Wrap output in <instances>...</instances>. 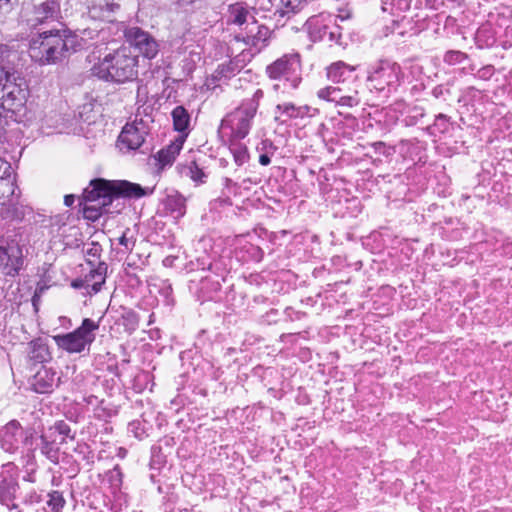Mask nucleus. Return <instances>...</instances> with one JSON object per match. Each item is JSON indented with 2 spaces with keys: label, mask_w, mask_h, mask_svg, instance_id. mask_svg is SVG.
Masks as SVG:
<instances>
[{
  "label": "nucleus",
  "mask_w": 512,
  "mask_h": 512,
  "mask_svg": "<svg viewBox=\"0 0 512 512\" xmlns=\"http://www.w3.org/2000/svg\"><path fill=\"white\" fill-rule=\"evenodd\" d=\"M266 72L270 78L284 80L296 89L301 82L299 56L285 55L267 66Z\"/></svg>",
  "instance_id": "1a4fd4ad"
},
{
  "label": "nucleus",
  "mask_w": 512,
  "mask_h": 512,
  "mask_svg": "<svg viewBox=\"0 0 512 512\" xmlns=\"http://www.w3.org/2000/svg\"><path fill=\"white\" fill-rule=\"evenodd\" d=\"M234 161L238 166L245 164L249 159L248 149L241 143H233L230 146Z\"/></svg>",
  "instance_id": "2f4dec72"
},
{
  "label": "nucleus",
  "mask_w": 512,
  "mask_h": 512,
  "mask_svg": "<svg viewBox=\"0 0 512 512\" xmlns=\"http://www.w3.org/2000/svg\"><path fill=\"white\" fill-rule=\"evenodd\" d=\"M59 5L55 0H45L34 5L31 16L27 19L31 27L47 23L58 18Z\"/></svg>",
  "instance_id": "2eb2a0df"
},
{
  "label": "nucleus",
  "mask_w": 512,
  "mask_h": 512,
  "mask_svg": "<svg viewBox=\"0 0 512 512\" xmlns=\"http://www.w3.org/2000/svg\"><path fill=\"white\" fill-rule=\"evenodd\" d=\"M13 177V170L11 164L3 158H0V178Z\"/></svg>",
  "instance_id": "a19ab883"
},
{
  "label": "nucleus",
  "mask_w": 512,
  "mask_h": 512,
  "mask_svg": "<svg viewBox=\"0 0 512 512\" xmlns=\"http://www.w3.org/2000/svg\"><path fill=\"white\" fill-rule=\"evenodd\" d=\"M3 51H4V47H3V45L0 44V58L3 55Z\"/></svg>",
  "instance_id": "603ef678"
},
{
  "label": "nucleus",
  "mask_w": 512,
  "mask_h": 512,
  "mask_svg": "<svg viewBox=\"0 0 512 512\" xmlns=\"http://www.w3.org/2000/svg\"><path fill=\"white\" fill-rule=\"evenodd\" d=\"M271 162V159L270 157L268 156V154H261L259 156V163L263 166H267L269 165Z\"/></svg>",
  "instance_id": "de8ad7c7"
},
{
  "label": "nucleus",
  "mask_w": 512,
  "mask_h": 512,
  "mask_svg": "<svg viewBox=\"0 0 512 512\" xmlns=\"http://www.w3.org/2000/svg\"><path fill=\"white\" fill-rule=\"evenodd\" d=\"M162 294L165 296V298L169 301V297L172 294V287L170 284H165L164 287L161 290Z\"/></svg>",
  "instance_id": "49530a36"
},
{
  "label": "nucleus",
  "mask_w": 512,
  "mask_h": 512,
  "mask_svg": "<svg viewBox=\"0 0 512 512\" xmlns=\"http://www.w3.org/2000/svg\"><path fill=\"white\" fill-rule=\"evenodd\" d=\"M263 91L257 89L251 98L245 99L221 122L222 129H229L234 139H244L252 126V121L259 108V102L263 98Z\"/></svg>",
  "instance_id": "20e7f679"
},
{
  "label": "nucleus",
  "mask_w": 512,
  "mask_h": 512,
  "mask_svg": "<svg viewBox=\"0 0 512 512\" xmlns=\"http://www.w3.org/2000/svg\"><path fill=\"white\" fill-rule=\"evenodd\" d=\"M355 70V66L348 65L343 61H337L327 68V78L335 83L345 82L352 76Z\"/></svg>",
  "instance_id": "b1692460"
},
{
  "label": "nucleus",
  "mask_w": 512,
  "mask_h": 512,
  "mask_svg": "<svg viewBox=\"0 0 512 512\" xmlns=\"http://www.w3.org/2000/svg\"><path fill=\"white\" fill-rule=\"evenodd\" d=\"M435 126L439 127L441 132H445L448 129V117L444 114H439L436 116Z\"/></svg>",
  "instance_id": "79ce46f5"
},
{
  "label": "nucleus",
  "mask_w": 512,
  "mask_h": 512,
  "mask_svg": "<svg viewBox=\"0 0 512 512\" xmlns=\"http://www.w3.org/2000/svg\"><path fill=\"white\" fill-rule=\"evenodd\" d=\"M466 59V54L460 51H448L444 55V62L449 65H455L463 62Z\"/></svg>",
  "instance_id": "e433bc0d"
},
{
  "label": "nucleus",
  "mask_w": 512,
  "mask_h": 512,
  "mask_svg": "<svg viewBox=\"0 0 512 512\" xmlns=\"http://www.w3.org/2000/svg\"><path fill=\"white\" fill-rule=\"evenodd\" d=\"M202 0H178L179 4L183 7L190 6L201 2Z\"/></svg>",
  "instance_id": "3c124183"
},
{
  "label": "nucleus",
  "mask_w": 512,
  "mask_h": 512,
  "mask_svg": "<svg viewBox=\"0 0 512 512\" xmlns=\"http://www.w3.org/2000/svg\"><path fill=\"white\" fill-rule=\"evenodd\" d=\"M16 188L14 176L0 178V205H5L7 200L15 195Z\"/></svg>",
  "instance_id": "c756f323"
},
{
  "label": "nucleus",
  "mask_w": 512,
  "mask_h": 512,
  "mask_svg": "<svg viewBox=\"0 0 512 512\" xmlns=\"http://www.w3.org/2000/svg\"><path fill=\"white\" fill-rule=\"evenodd\" d=\"M28 349V357L34 363H43L50 358L48 347L41 339L31 341Z\"/></svg>",
  "instance_id": "bb28decb"
},
{
  "label": "nucleus",
  "mask_w": 512,
  "mask_h": 512,
  "mask_svg": "<svg viewBox=\"0 0 512 512\" xmlns=\"http://www.w3.org/2000/svg\"><path fill=\"white\" fill-rule=\"evenodd\" d=\"M72 286L75 288H84V289L88 290V292L90 291L89 289H91L90 286H86V278L84 280L73 281Z\"/></svg>",
  "instance_id": "a18cd8bd"
},
{
  "label": "nucleus",
  "mask_w": 512,
  "mask_h": 512,
  "mask_svg": "<svg viewBox=\"0 0 512 512\" xmlns=\"http://www.w3.org/2000/svg\"><path fill=\"white\" fill-rule=\"evenodd\" d=\"M20 194L15 193L13 197L7 200L5 205H2L0 210V216L5 220H22L27 213L30 212V208L23 205L19 201Z\"/></svg>",
  "instance_id": "412c9836"
},
{
  "label": "nucleus",
  "mask_w": 512,
  "mask_h": 512,
  "mask_svg": "<svg viewBox=\"0 0 512 512\" xmlns=\"http://www.w3.org/2000/svg\"><path fill=\"white\" fill-rule=\"evenodd\" d=\"M171 115L175 130L184 132L188 129L190 123V115L183 106L175 107Z\"/></svg>",
  "instance_id": "cd10ccee"
},
{
  "label": "nucleus",
  "mask_w": 512,
  "mask_h": 512,
  "mask_svg": "<svg viewBox=\"0 0 512 512\" xmlns=\"http://www.w3.org/2000/svg\"><path fill=\"white\" fill-rule=\"evenodd\" d=\"M164 210L174 219H180L186 213V199L177 191L167 194L163 201Z\"/></svg>",
  "instance_id": "4be33fe9"
},
{
  "label": "nucleus",
  "mask_w": 512,
  "mask_h": 512,
  "mask_svg": "<svg viewBox=\"0 0 512 512\" xmlns=\"http://www.w3.org/2000/svg\"><path fill=\"white\" fill-rule=\"evenodd\" d=\"M147 134L148 127L142 119L127 123L118 137V146L120 150H136L144 143Z\"/></svg>",
  "instance_id": "9b49d317"
},
{
  "label": "nucleus",
  "mask_w": 512,
  "mask_h": 512,
  "mask_svg": "<svg viewBox=\"0 0 512 512\" xmlns=\"http://www.w3.org/2000/svg\"><path fill=\"white\" fill-rule=\"evenodd\" d=\"M99 324L90 318H85L82 324L72 332L53 336L56 345L72 354L89 351L91 344L95 341V331Z\"/></svg>",
  "instance_id": "423d86ee"
},
{
  "label": "nucleus",
  "mask_w": 512,
  "mask_h": 512,
  "mask_svg": "<svg viewBox=\"0 0 512 512\" xmlns=\"http://www.w3.org/2000/svg\"><path fill=\"white\" fill-rule=\"evenodd\" d=\"M182 174L190 177L194 182H203V179L206 177L204 172L196 165L195 162H192L189 166L185 167Z\"/></svg>",
  "instance_id": "c9c22d12"
},
{
  "label": "nucleus",
  "mask_w": 512,
  "mask_h": 512,
  "mask_svg": "<svg viewBox=\"0 0 512 512\" xmlns=\"http://www.w3.org/2000/svg\"><path fill=\"white\" fill-rule=\"evenodd\" d=\"M92 73L99 79L117 84L134 81L138 76V56L129 47L122 46L94 64Z\"/></svg>",
  "instance_id": "7ed1b4c3"
},
{
  "label": "nucleus",
  "mask_w": 512,
  "mask_h": 512,
  "mask_svg": "<svg viewBox=\"0 0 512 512\" xmlns=\"http://www.w3.org/2000/svg\"><path fill=\"white\" fill-rule=\"evenodd\" d=\"M9 79V73L3 67H0V93H2Z\"/></svg>",
  "instance_id": "37998d69"
},
{
  "label": "nucleus",
  "mask_w": 512,
  "mask_h": 512,
  "mask_svg": "<svg viewBox=\"0 0 512 512\" xmlns=\"http://www.w3.org/2000/svg\"><path fill=\"white\" fill-rule=\"evenodd\" d=\"M98 31L85 29L80 34L63 31H46L30 41L29 54L32 60L42 65L55 63L71 52L89 47Z\"/></svg>",
  "instance_id": "f03ea898"
},
{
  "label": "nucleus",
  "mask_w": 512,
  "mask_h": 512,
  "mask_svg": "<svg viewBox=\"0 0 512 512\" xmlns=\"http://www.w3.org/2000/svg\"><path fill=\"white\" fill-rule=\"evenodd\" d=\"M0 102L1 118L3 119V109L14 110L21 107L26 100V89L21 84L13 83L8 80L1 93Z\"/></svg>",
  "instance_id": "4468645a"
},
{
  "label": "nucleus",
  "mask_w": 512,
  "mask_h": 512,
  "mask_svg": "<svg viewBox=\"0 0 512 512\" xmlns=\"http://www.w3.org/2000/svg\"><path fill=\"white\" fill-rule=\"evenodd\" d=\"M266 3L262 4L265 10L273 11L274 15L281 17L290 13H295L301 9L307 0H263Z\"/></svg>",
  "instance_id": "aec40b11"
},
{
  "label": "nucleus",
  "mask_w": 512,
  "mask_h": 512,
  "mask_svg": "<svg viewBox=\"0 0 512 512\" xmlns=\"http://www.w3.org/2000/svg\"><path fill=\"white\" fill-rule=\"evenodd\" d=\"M129 230L125 231L122 236L119 238V244L124 247V252H132L134 246H135V240L131 237H127V232Z\"/></svg>",
  "instance_id": "58836bf2"
},
{
  "label": "nucleus",
  "mask_w": 512,
  "mask_h": 512,
  "mask_svg": "<svg viewBox=\"0 0 512 512\" xmlns=\"http://www.w3.org/2000/svg\"><path fill=\"white\" fill-rule=\"evenodd\" d=\"M397 5L401 10H407L410 7V2L408 0H397Z\"/></svg>",
  "instance_id": "8fccbe9b"
},
{
  "label": "nucleus",
  "mask_w": 512,
  "mask_h": 512,
  "mask_svg": "<svg viewBox=\"0 0 512 512\" xmlns=\"http://www.w3.org/2000/svg\"><path fill=\"white\" fill-rule=\"evenodd\" d=\"M126 319L129 320V323L132 326V330H135V328L137 327V324H138L136 315L133 312H129V313H127Z\"/></svg>",
  "instance_id": "c03bdc74"
},
{
  "label": "nucleus",
  "mask_w": 512,
  "mask_h": 512,
  "mask_svg": "<svg viewBox=\"0 0 512 512\" xmlns=\"http://www.w3.org/2000/svg\"><path fill=\"white\" fill-rule=\"evenodd\" d=\"M17 484H11L6 489L0 487V502L9 509L17 508L14 503Z\"/></svg>",
  "instance_id": "7c9ffc66"
},
{
  "label": "nucleus",
  "mask_w": 512,
  "mask_h": 512,
  "mask_svg": "<svg viewBox=\"0 0 512 512\" xmlns=\"http://www.w3.org/2000/svg\"><path fill=\"white\" fill-rule=\"evenodd\" d=\"M48 497L47 506L53 512H60L65 505L63 494L59 491H52L48 494Z\"/></svg>",
  "instance_id": "473e14b6"
},
{
  "label": "nucleus",
  "mask_w": 512,
  "mask_h": 512,
  "mask_svg": "<svg viewBox=\"0 0 512 512\" xmlns=\"http://www.w3.org/2000/svg\"><path fill=\"white\" fill-rule=\"evenodd\" d=\"M40 451L41 453L53 463L59 460V448L55 445L54 440H49L46 435L40 436Z\"/></svg>",
  "instance_id": "c85d7f7f"
},
{
  "label": "nucleus",
  "mask_w": 512,
  "mask_h": 512,
  "mask_svg": "<svg viewBox=\"0 0 512 512\" xmlns=\"http://www.w3.org/2000/svg\"><path fill=\"white\" fill-rule=\"evenodd\" d=\"M54 429L59 435L62 436L60 444L66 443V439L73 440L75 434L72 433L70 426L64 421H57L50 430Z\"/></svg>",
  "instance_id": "72a5a7b5"
},
{
  "label": "nucleus",
  "mask_w": 512,
  "mask_h": 512,
  "mask_svg": "<svg viewBox=\"0 0 512 512\" xmlns=\"http://www.w3.org/2000/svg\"><path fill=\"white\" fill-rule=\"evenodd\" d=\"M225 182H226V185H227V186H228V185H230V184H232V180H231V179H229V178H226V179H225Z\"/></svg>",
  "instance_id": "864d4df0"
},
{
  "label": "nucleus",
  "mask_w": 512,
  "mask_h": 512,
  "mask_svg": "<svg viewBox=\"0 0 512 512\" xmlns=\"http://www.w3.org/2000/svg\"><path fill=\"white\" fill-rule=\"evenodd\" d=\"M119 8L120 5L114 0H93L88 13L92 19L112 22L113 16Z\"/></svg>",
  "instance_id": "6ab92c4d"
},
{
  "label": "nucleus",
  "mask_w": 512,
  "mask_h": 512,
  "mask_svg": "<svg viewBox=\"0 0 512 512\" xmlns=\"http://www.w3.org/2000/svg\"><path fill=\"white\" fill-rule=\"evenodd\" d=\"M127 42L147 59H153L159 52L158 41L139 27H130L124 32Z\"/></svg>",
  "instance_id": "9d476101"
},
{
  "label": "nucleus",
  "mask_w": 512,
  "mask_h": 512,
  "mask_svg": "<svg viewBox=\"0 0 512 512\" xmlns=\"http://www.w3.org/2000/svg\"><path fill=\"white\" fill-rule=\"evenodd\" d=\"M225 21L228 26L234 25L241 28L245 25L244 30H247L255 21L253 9L245 2L230 4L225 14Z\"/></svg>",
  "instance_id": "ddd939ff"
},
{
  "label": "nucleus",
  "mask_w": 512,
  "mask_h": 512,
  "mask_svg": "<svg viewBox=\"0 0 512 512\" xmlns=\"http://www.w3.org/2000/svg\"><path fill=\"white\" fill-rule=\"evenodd\" d=\"M338 105L354 107L360 103V99L358 98V92L355 91L353 95H342L336 102Z\"/></svg>",
  "instance_id": "4c0bfd02"
},
{
  "label": "nucleus",
  "mask_w": 512,
  "mask_h": 512,
  "mask_svg": "<svg viewBox=\"0 0 512 512\" xmlns=\"http://www.w3.org/2000/svg\"><path fill=\"white\" fill-rule=\"evenodd\" d=\"M107 271V265L105 263H99L96 269L91 270L88 275H86V286L91 287V291L89 293L96 294L98 293L102 285L105 283V275Z\"/></svg>",
  "instance_id": "a878e982"
},
{
  "label": "nucleus",
  "mask_w": 512,
  "mask_h": 512,
  "mask_svg": "<svg viewBox=\"0 0 512 512\" xmlns=\"http://www.w3.org/2000/svg\"><path fill=\"white\" fill-rule=\"evenodd\" d=\"M328 21L331 22V17L324 15L312 16L307 19L304 24V28L309 34L311 40L321 41L326 37H328L329 40L333 39L334 32L330 30L331 27Z\"/></svg>",
  "instance_id": "dca6fc26"
},
{
  "label": "nucleus",
  "mask_w": 512,
  "mask_h": 512,
  "mask_svg": "<svg viewBox=\"0 0 512 512\" xmlns=\"http://www.w3.org/2000/svg\"><path fill=\"white\" fill-rule=\"evenodd\" d=\"M24 245L18 233L0 236V274L16 277L24 266Z\"/></svg>",
  "instance_id": "0eeeda50"
},
{
  "label": "nucleus",
  "mask_w": 512,
  "mask_h": 512,
  "mask_svg": "<svg viewBox=\"0 0 512 512\" xmlns=\"http://www.w3.org/2000/svg\"><path fill=\"white\" fill-rule=\"evenodd\" d=\"M403 78L404 73L398 63L381 60L369 68L367 81L371 90L389 95L397 90Z\"/></svg>",
  "instance_id": "39448f33"
},
{
  "label": "nucleus",
  "mask_w": 512,
  "mask_h": 512,
  "mask_svg": "<svg viewBox=\"0 0 512 512\" xmlns=\"http://www.w3.org/2000/svg\"><path fill=\"white\" fill-rule=\"evenodd\" d=\"M184 144L182 138H178L171 142L168 146L158 151L155 155V159L160 169H164L167 166H171L175 161L177 155L180 153Z\"/></svg>",
  "instance_id": "5701e85b"
},
{
  "label": "nucleus",
  "mask_w": 512,
  "mask_h": 512,
  "mask_svg": "<svg viewBox=\"0 0 512 512\" xmlns=\"http://www.w3.org/2000/svg\"><path fill=\"white\" fill-rule=\"evenodd\" d=\"M34 430L23 428L19 421L11 420L0 428V446L8 453H15L20 447L32 449Z\"/></svg>",
  "instance_id": "6e6552de"
},
{
  "label": "nucleus",
  "mask_w": 512,
  "mask_h": 512,
  "mask_svg": "<svg viewBox=\"0 0 512 512\" xmlns=\"http://www.w3.org/2000/svg\"><path fill=\"white\" fill-rule=\"evenodd\" d=\"M110 482L111 484L116 487V488H119L122 484V473L120 471V468L118 466L114 467V469L112 471H110Z\"/></svg>",
  "instance_id": "ea45409f"
},
{
  "label": "nucleus",
  "mask_w": 512,
  "mask_h": 512,
  "mask_svg": "<svg viewBox=\"0 0 512 512\" xmlns=\"http://www.w3.org/2000/svg\"><path fill=\"white\" fill-rule=\"evenodd\" d=\"M309 106H297L292 102H281L275 106L274 121L280 125L287 124L290 120L304 118L309 113Z\"/></svg>",
  "instance_id": "f3484780"
},
{
  "label": "nucleus",
  "mask_w": 512,
  "mask_h": 512,
  "mask_svg": "<svg viewBox=\"0 0 512 512\" xmlns=\"http://www.w3.org/2000/svg\"><path fill=\"white\" fill-rule=\"evenodd\" d=\"M154 188L142 187L127 180L94 179L82 194L84 217L96 221L103 213H108V206L115 199H139L150 196Z\"/></svg>",
  "instance_id": "f257e3e1"
},
{
  "label": "nucleus",
  "mask_w": 512,
  "mask_h": 512,
  "mask_svg": "<svg viewBox=\"0 0 512 512\" xmlns=\"http://www.w3.org/2000/svg\"><path fill=\"white\" fill-rule=\"evenodd\" d=\"M270 36V29L266 26L256 25L255 20L254 24H251L245 33L236 34L234 38L237 42H244L247 46L254 49L255 52H260L267 45Z\"/></svg>",
  "instance_id": "f8f14e48"
},
{
  "label": "nucleus",
  "mask_w": 512,
  "mask_h": 512,
  "mask_svg": "<svg viewBox=\"0 0 512 512\" xmlns=\"http://www.w3.org/2000/svg\"><path fill=\"white\" fill-rule=\"evenodd\" d=\"M60 376L58 373L48 367H42L34 376L33 387L37 393L51 392L59 385Z\"/></svg>",
  "instance_id": "a211bd4d"
},
{
  "label": "nucleus",
  "mask_w": 512,
  "mask_h": 512,
  "mask_svg": "<svg viewBox=\"0 0 512 512\" xmlns=\"http://www.w3.org/2000/svg\"><path fill=\"white\" fill-rule=\"evenodd\" d=\"M235 74V65L232 62L221 64L207 79L206 86L208 89L214 90L218 86V82H226L232 75Z\"/></svg>",
  "instance_id": "393cba45"
},
{
  "label": "nucleus",
  "mask_w": 512,
  "mask_h": 512,
  "mask_svg": "<svg viewBox=\"0 0 512 512\" xmlns=\"http://www.w3.org/2000/svg\"><path fill=\"white\" fill-rule=\"evenodd\" d=\"M319 98L330 101L337 102L339 97L341 96V89L339 87L328 86L320 89L317 92Z\"/></svg>",
  "instance_id": "f704fd0d"
},
{
  "label": "nucleus",
  "mask_w": 512,
  "mask_h": 512,
  "mask_svg": "<svg viewBox=\"0 0 512 512\" xmlns=\"http://www.w3.org/2000/svg\"><path fill=\"white\" fill-rule=\"evenodd\" d=\"M74 201H75V196L73 194H69L64 197V204L67 207H71L74 204Z\"/></svg>",
  "instance_id": "09e8293b"
}]
</instances>
